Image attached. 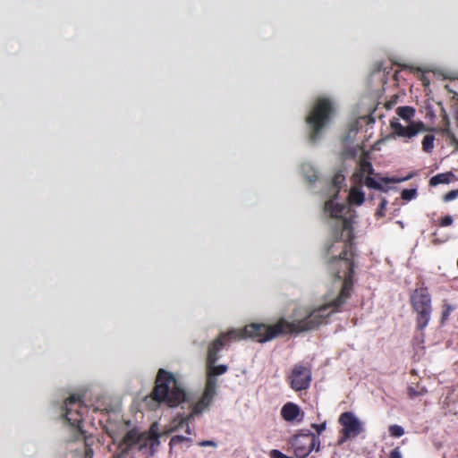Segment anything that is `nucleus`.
<instances>
[{
	"label": "nucleus",
	"instance_id": "25",
	"mask_svg": "<svg viewBox=\"0 0 458 458\" xmlns=\"http://www.w3.org/2000/svg\"><path fill=\"white\" fill-rule=\"evenodd\" d=\"M417 194V191L415 189H405L402 191L401 197L404 200L412 199Z\"/></svg>",
	"mask_w": 458,
	"mask_h": 458
},
{
	"label": "nucleus",
	"instance_id": "35",
	"mask_svg": "<svg viewBox=\"0 0 458 458\" xmlns=\"http://www.w3.org/2000/svg\"><path fill=\"white\" fill-rule=\"evenodd\" d=\"M386 200H383V201L381 202V204H380V208H385V206H386Z\"/></svg>",
	"mask_w": 458,
	"mask_h": 458
},
{
	"label": "nucleus",
	"instance_id": "20",
	"mask_svg": "<svg viewBox=\"0 0 458 458\" xmlns=\"http://www.w3.org/2000/svg\"><path fill=\"white\" fill-rule=\"evenodd\" d=\"M183 443L186 444L187 445H190V444L191 443V438L181 435L172 437L169 442L170 450H172L174 446H177L178 445Z\"/></svg>",
	"mask_w": 458,
	"mask_h": 458
},
{
	"label": "nucleus",
	"instance_id": "21",
	"mask_svg": "<svg viewBox=\"0 0 458 458\" xmlns=\"http://www.w3.org/2000/svg\"><path fill=\"white\" fill-rule=\"evenodd\" d=\"M435 136L427 134L422 140V149L425 152H430L434 148Z\"/></svg>",
	"mask_w": 458,
	"mask_h": 458
},
{
	"label": "nucleus",
	"instance_id": "11",
	"mask_svg": "<svg viewBox=\"0 0 458 458\" xmlns=\"http://www.w3.org/2000/svg\"><path fill=\"white\" fill-rule=\"evenodd\" d=\"M339 423L343 427L340 430L342 436L339 443L356 437L363 431L362 423L351 411L342 413L339 417Z\"/></svg>",
	"mask_w": 458,
	"mask_h": 458
},
{
	"label": "nucleus",
	"instance_id": "15",
	"mask_svg": "<svg viewBox=\"0 0 458 458\" xmlns=\"http://www.w3.org/2000/svg\"><path fill=\"white\" fill-rule=\"evenodd\" d=\"M300 415L301 409L293 403H287L281 409V416L286 421H294Z\"/></svg>",
	"mask_w": 458,
	"mask_h": 458
},
{
	"label": "nucleus",
	"instance_id": "14",
	"mask_svg": "<svg viewBox=\"0 0 458 458\" xmlns=\"http://www.w3.org/2000/svg\"><path fill=\"white\" fill-rule=\"evenodd\" d=\"M316 437L314 434H303L295 436L292 441L294 454L299 458H305L314 448Z\"/></svg>",
	"mask_w": 458,
	"mask_h": 458
},
{
	"label": "nucleus",
	"instance_id": "26",
	"mask_svg": "<svg viewBox=\"0 0 458 458\" xmlns=\"http://www.w3.org/2000/svg\"><path fill=\"white\" fill-rule=\"evenodd\" d=\"M344 174H342L340 173L335 174V176L333 178V184L337 189V191L341 188V185L344 182Z\"/></svg>",
	"mask_w": 458,
	"mask_h": 458
},
{
	"label": "nucleus",
	"instance_id": "33",
	"mask_svg": "<svg viewBox=\"0 0 458 458\" xmlns=\"http://www.w3.org/2000/svg\"><path fill=\"white\" fill-rule=\"evenodd\" d=\"M106 411V412H107V411H108V409H107V407H105V408L94 407V408H93V411Z\"/></svg>",
	"mask_w": 458,
	"mask_h": 458
},
{
	"label": "nucleus",
	"instance_id": "13",
	"mask_svg": "<svg viewBox=\"0 0 458 458\" xmlns=\"http://www.w3.org/2000/svg\"><path fill=\"white\" fill-rule=\"evenodd\" d=\"M390 127L394 135L405 139H411L418 133L427 130L425 124L420 121L411 122L409 125L403 126L396 117L391 119Z\"/></svg>",
	"mask_w": 458,
	"mask_h": 458
},
{
	"label": "nucleus",
	"instance_id": "31",
	"mask_svg": "<svg viewBox=\"0 0 458 458\" xmlns=\"http://www.w3.org/2000/svg\"><path fill=\"white\" fill-rule=\"evenodd\" d=\"M200 446H216V444L211 440H204L199 444Z\"/></svg>",
	"mask_w": 458,
	"mask_h": 458
},
{
	"label": "nucleus",
	"instance_id": "17",
	"mask_svg": "<svg viewBox=\"0 0 458 458\" xmlns=\"http://www.w3.org/2000/svg\"><path fill=\"white\" fill-rule=\"evenodd\" d=\"M361 186L357 185L355 187H352L350 190L349 192V200L352 204L360 206L361 205L365 200V195L364 192L361 191Z\"/></svg>",
	"mask_w": 458,
	"mask_h": 458
},
{
	"label": "nucleus",
	"instance_id": "7",
	"mask_svg": "<svg viewBox=\"0 0 458 458\" xmlns=\"http://www.w3.org/2000/svg\"><path fill=\"white\" fill-rule=\"evenodd\" d=\"M411 305L416 313V327L422 331L428 325L433 310L431 296L427 287H420L412 292Z\"/></svg>",
	"mask_w": 458,
	"mask_h": 458
},
{
	"label": "nucleus",
	"instance_id": "6",
	"mask_svg": "<svg viewBox=\"0 0 458 458\" xmlns=\"http://www.w3.org/2000/svg\"><path fill=\"white\" fill-rule=\"evenodd\" d=\"M85 406L81 396L71 395L64 402V413L63 417L64 420L73 428L81 437L84 442V451L79 458H86V433L83 429V413Z\"/></svg>",
	"mask_w": 458,
	"mask_h": 458
},
{
	"label": "nucleus",
	"instance_id": "19",
	"mask_svg": "<svg viewBox=\"0 0 458 458\" xmlns=\"http://www.w3.org/2000/svg\"><path fill=\"white\" fill-rule=\"evenodd\" d=\"M451 176H453V174L451 172L438 174L430 178L429 185L437 186L438 184L449 183Z\"/></svg>",
	"mask_w": 458,
	"mask_h": 458
},
{
	"label": "nucleus",
	"instance_id": "12",
	"mask_svg": "<svg viewBox=\"0 0 458 458\" xmlns=\"http://www.w3.org/2000/svg\"><path fill=\"white\" fill-rule=\"evenodd\" d=\"M289 384L294 391H302L310 387L311 370L301 364H295L288 377Z\"/></svg>",
	"mask_w": 458,
	"mask_h": 458
},
{
	"label": "nucleus",
	"instance_id": "34",
	"mask_svg": "<svg viewBox=\"0 0 458 458\" xmlns=\"http://www.w3.org/2000/svg\"><path fill=\"white\" fill-rule=\"evenodd\" d=\"M88 458H92L93 451L88 447V453H87Z\"/></svg>",
	"mask_w": 458,
	"mask_h": 458
},
{
	"label": "nucleus",
	"instance_id": "10",
	"mask_svg": "<svg viewBox=\"0 0 458 458\" xmlns=\"http://www.w3.org/2000/svg\"><path fill=\"white\" fill-rule=\"evenodd\" d=\"M149 438V431L139 432L136 428L129 430L118 445L121 451L114 454L112 458H125L129 451L133 448H137L140 452L148 450Z\"/></svg>",
	"mask_w": 458,
	"mask_h": 458
},
{
	"label": "nucleus",
	"instance_id": "29",
	"mask_svg": "<svg viewBox=\"0 0 458 458\" xmlns=\"http://www.w3.org/2000/svg\"><path fill=\"white\" fill-rule=\"evenodd\" d=\"M326 422L321 424H312V428L316 429L318 435H320L326 429Z\"/></svg>",
	"mask_w": 458,
	"mask_h": 458
},
{
	"label": "nucleus",
	"instance_id": "4",
	"mask_svg": "<svg viewBox=\"0 0 458 458\" xmlns=\"http://www.w3.org/2000/svg\"><path fill=\"white\" fill-rule=\"evenodd\" d=\"M149 398L155 402V405L151 409H155L161 403L168 407H177L182 403L189 402L184 383L174 373L165 369L157 370L155 386ZM148 399V397H146L145 402Z\"/></svg>",
	"mask_w": 458,
	"mask_h": 458
},
{
	"label": "nucleus",
	"instance_id": "23",
	"mask_svg": "<svg viewBox=\"0 0 458 458\" xmlns=\"http://www.w3.org/2000/svg\"><path fill=\"white\" fill-rule=\"evenodd\" d=\"M428 391L425 387H420L419 386L416 387L409 386L408 388V394L410 398L424 395Z\"/></svg>",
	"mask_w": 458,
	"mask_h": 458
},
{
	"label": "nucleus",
	"instance_id": "16",
	"mask_svg": "<svg viewBox=\"0 0 458 458\" xmlns=\"http://www.w3.org/2000/svg\"><path fill=\"white\" fill-rule=\"evenodd\" d=\"M149 437L148 455L153 456L160 444V434L155 429V425H152L149 429Z\"/></svg>",
	"mask_w": 458,
	"mask_h": 458
},
{
	"label": "nucleus",
	"instance_id": "1",
	"mask_svg": "<svg viewBox=\"0 0 458 458\" xmlns=\"http://www.w3.org/2000/svg\"><path fill=\"white\" fill-rule=\"evenodd\" d=\"M289 321L280 318L276 323L267 326L260 323H251L246 325L243 328H233L227 332L221 333L208 347L207 366H208V382L209 379L215 383L216 391V376H220L227 371L226 365H216L219 359V352L233 342L251 338L259 343L270 341L279 335L293 334L290 329Z\"/></svg>",
	"mask_w": 458,
	"mask_h": 458
},
{
	"label": "nucleus",
	"instance_id": "27",
	"mask_svg": "<svg viewBox=\"0 0 458 458\" xmlns=\"http://www.w3.org/2000/svg\"><path fill=\"white\" fill-rule=\"evenodd\" d=\"M458 197V190L450 191L444 196V200L445 202L454 200Z\"/></svg>",
	"mask_w": 458,
	"mask_h": 458
},
{
	"label": "nucleus",
	"instance_id": "30",
	"mask_svg": "<svg viewBox=\"0 0 458 458\" xmlns=\"http://www.w3.org/2000/svg\"><path fill=\"white\" fill-rule=\"evenodd\" d=\"M389 458H402L399 447H396L391 451Z\"/></svg>",
	"mask_w": 458,
	"mask_h": 458
},
{
	"label": "nucleus",
	"instance_id": "32",
	"mask_svg": "<svg viewBox=\"0 0 458 458\" xmlns=\"http://www.w3.org/2000/svg\"><path fill=\"white\" fill-rule=\"evenodd\" d=\"M318 179L317 174L314 173L313 175L309 176L308 180L310 182H314Z\"/></svg>",
	"mask_w": 458,
	"mask_h": 458
},
{
	"label": "nucleus",
	"instance_id": "28",
	"mask_svg": "<svg viewBox=\"0 0 458 458\" xmlns=\"http://www.w3.org/2000/svg\"><path fill=\"white\" fill-rule=\"evenodd\" d=\"M453 224V218L451 216H444L440 221L441 226H449Z\"/></svg>",
	"mask_w": 458,
	"mask_h": 458
},
{
	"label": "nucleus",
	"instance_id": "8",
	"mask_svg": "<svg viewBox=\"0 0 458 458\" xmlns=\"http://www.w3.org/2000/svg\"><path fill=\"white\" fill-rule=\"evenodd\" d=\"M358 165V168L352 176V180L356 185L362 186L364 184L369 189L385 191L381 182L388 183L392 181L387 177H380L379 181L371 177L375 174V170L369 161V154L367 151L362 152Z\"/></svg>",
	"mask_w": 458,
	"mask_h": 458
},
{
	"label": "nucleus",
	"instance_id": "9",
	"mask_svg": "<svg viewBox=\"0 0 458 458\" xmlns=\"http://www.w3.org/2000/svg\"><path fill=\"white\" fill-rule=\"evenodd\" d=\"M216 394V391L215 390V383L213 382V380L209 379L205 384L204 391L200 398L198 400L197 403H195L192 405L191 412L187 416L181 417L179 422L175 425V428H178L186 426L185 432L188 435H191V430L189 426V421L192 420L195 416L199 415L206 409H208V406L213 402Z\"/></svg>",
	"mask_w": 458,
	"mask_h": 458
},
{
	"label": "nucleus",
	"instance_id": "3",
	"mask_svg": "<svg viewBox=\"0 0 458 458\" xmlns=\"http://www.w3.org/2000/svg\"><path fill=\"white\" fill-rule=\"evenodd\" d=\"M329 273L338 279H343L342 288L338 295L332 301L320 305L315 309H307L304 318L289 322L290 329L293 334L311 331L318 328L321 325L327 323V318L334 313L341 312L344 305L352 295L353 286L354 262L352 261V274L347 275L344 271V266L342 264L331 265V259L327 261Z\"/></svg>",
	"mask_w": 458,
	"mask_h": 458
},
{
	"label": "nucleus",
	"instance_id": "5",
	"mask_svg": "<svg viewBox=\"0 0 458 458\" xmlns=\"http://www.w3.org/2000/svg\"><path fill=\"white\" fill-rule=\"evenodd\" d=\"M334 112L335 108L329 98H319L316 100L306 117V123L310 129V140L312 142L318 140L322 131L330 123Z\"/></svg>",
	"mask_w": 458,
	"mask_h": 458
},
{
	"label": "nucleus",
	"instance_id": "24",
	"mask_svg": "<svg viewBox=\"0 0 458 458\" xmlns=\"http://www.w3.org/2000/svg\"><path fill=\"white\" fill-rule=\"evenodd\" d=\"M389 433L394 437H400L404 434V430L403 427L395 424L389 427Z\"/></svg>",
	"mask_w": 458,
	"mask_h": 458
},
{
	"label": "nucleus",
	"instance_id": "22",
	"mask_svg": "<svg viewBox=\"0 0 458 458\" xmlns=\"http://www.w3.org/2000/svg\"><path fill=\"white\" fill-rule=\"evenodd\" d=\"M454 310V308L448 303L446 301H444L443 306H442V314H441V323H445L451 314V312Z\"/></svg>",
	"mask_w": 458,
	"mask_h": 458
},
{
	"label": "nucleus",
	"instance_id": "18",
	"mask_svg": "<svg viewBox=\"0 0 458 458\" xmlns=\"http://www.w3.org/2000/svg\"><path fill=\"white\" fill-rule=\"evenodd\" d=\"M396 114L406 122H411L415 115V109L411 106H399L395 110Z\"/></svg>",
	"mask_w": 458,
	"mask_h": 458
},
{
	"label": "nucleus",
	"instance_id": "2",
	"mask_svg": "<svg viewBox=\"0 0 458 458\" xmlns=\"http://www.w3.org/2000/svg\"><path fill=\"white\" fill-rule=\"evenodd\" d=\"M325 211L335 218L331 225V243L325 248V255L331 259V265L342 264L344 271L351 275L354 256V233L351 217L343 216L345 206L335 203L334 199L325 202Z\"/></svg>",
	"mask_w": 458,
	"mask_h": 458
}]
</instances>
